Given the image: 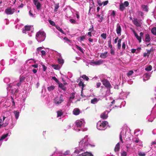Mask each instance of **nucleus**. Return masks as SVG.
I'll return each mask as SVG.
<instances>
[{"mask_svg":"<svg viewBox=\"0 0 156 156\" xmlns=\"http://www.w3.org/2000/svg\"><path fill=\"white\" fill-rule=\"evenodd\" d=\"M90 143V140L89 138L88 137V136H86L79 142V147H76L75 148V150L74 153L78 154L81 151H83V149H86L89 146H94V145H92Z\"/></svg>","mask_w":156,"mask_h":156,"instance_id":"nucleus-1","label":"nucleus"},{"mask_svg":"<svg viewBox=\"0 0 156 156\" xmlns=\"http://www.w3.org/2000/svg\"><path fill=\"white\" fill-rule=\"evenodd\" d=\"M18 87L17 86V85H16V82H14L13 83H10L9 84L8 86L7 87L8 90L9 91L12 95H13V98L12 96H11V98L12 105L14 106H15V103L13 98H14V96L16 95L18 91Z\"/></svg>","mask_w":156,"mask_h":156,"instance_id":"nucleus-2","label":"nucleus"},{"mask_svg":"<svg viewBox=\"0 0 156 156\" xmlns=\"http://www.w3.org/2000/svg\"><path fill=\"white\" fill-rule=\"evenodd\" d=\"M85 121L83 119L78 120L75 122L77 128L76 130L78 132L80 130L82 131H85L87 130V129H84V126L85 125Z\"/></svg>","mask_w":156,"mask_h":156,"instance_id":"nucleus-3","label":"nucleus"},{"mask_svg":"<svg viewBox=\"0 0 156 156\" xmlns=\"http://www.w3.org/2000/svg\"><path fill=\"white\" fill-rule=\"evenodd\" d=\"M45 34L43 31H39L36 35V38L39 42L44 41L45 38Z\"/></svg>","mask_w":156,"mask_h":156,"instance_id":"nucleus-4","label":"nucleus"},{"mask_svg":"<svg viewBox=\"0 0 156 156\" xmlns=\"http://www.w3.org/2000/svg\"><path fill=\"white\" fill-rule=\"evenodd\" d=\"M124 131L123 130H122L120 132L119 135L120 141L115 146L114 149V151L115 152L119 151L120 149V145H121L122 143L123 144V143L122 140V137L124 136Z\"/></svg>","mask_w":156,"mask_h":156,"instance_id":"nucleus-5","label":"nucleus"},{"mask_svg":"<svg viewBox=\"0 0 156 156\" xmlns=\"http://www.w3.org/2000/svg\"><path fill=\"white\" fill-rule=\"evenodd\" d=\"M10 113L9 112H6L4 113L3 117V121L4 122L5 120L6 122L3 125V126H6L9 123V121L10 118Z\"/></svg>","mask_w":156,"mask_h":156,"instance_id":"nucleus-6","label":"nucleus"},{"mask_svg":"<svg viewBox=\"0 0 156 156\" xmlns=\"http://www.w3.org/2000/svg\"><path fill=\"white\" fill-rule=\"evenodd\" d=\"M108 123L106 121L102 122L101 121H98L97 123V127L100 130H105L106 128V126Z\"/></svg>","mask_w":156,"mask_h":156,"instance_id":"nucleus-7","label":"nucleus"},{"mask_svg":"<svg viewBox=\"0 0 156 156\" xmlns=\"http://www.w3.org/2000/svg\"><path fill=\"white\" fill-rule=\"evenodd\" d=\"M23 33H28L29 36H32L30 34V32L31 33L33 32V28L32 26H25L24 28L22 30Z\"/></svg>","mask_w":156,"mask_h":156,"instance_id":"nucleus-8","label":"nucleus"},{"mask_svg":"<svg viewBox=\"0 0 156 156\" xmlns=\"http://www.w3.org/2000/svg\"><path fill=\"white\" fill-rule=\"evenodd\" d=\"M130 29L133 32V34L136 37V39L138 40L139 43H140L141 42L142 37L144 35V33L142 32H141L140 33V36H139L137 34L134 30L132 28H131Z\"/></svg>","mask_w":156,"mask_h":156,"instance_id":"nucleus-9","label":"nucleus"},{"mask_svg":"<svg viewBox=\"0 0 156 156\" xmlns=\"http://www.w3.org/2000/svg\"><path fill=\"white\" fill-rule=\"evenodd\" d=\"M101 96L103 98L105 97L110 95V90L106 87H104L101 89Z\"/></svg>","mask_w":156,"mask_h":156,"instance_id":"nucleus-10","label":"nucleus"},{"mask_svg":"<svg viewBox=\"0 0 156 156\" xmlns=\"http://www.w3.org/2000/svg\"><path fill=\"white\" fill-rule=\"evenodd\" d=\"M64 101L63 96L61 95L55 98L54 100V103L56 105H58Z\"/></svg>","mask_w":156,"mask_h":156,"instance_id":"nucleus-11","label":"nucleus"},{"mask_svg":"<svg viewBox=\"0 0 156 156\" xmlns=\"http://www.w3.org/2000/svg\"><path fill=\"white\" fill-rule=\"evenodd\" d=\"M100 14H98L97 15V17L98 22L101 23L104 19L103 16L104 15V12L101 11L100 12Z\"/></svg>","mask_w":156,"mask_h":156,"instance_id":"nucleus-12","label":"nucleus"},{"mask_svg":"<svg viewBox=\"0 0 156 156\" xmlns=\"http://www.w3.org/2000/svg\"><path fill=\"white\" fill-rule=\"evenodd\" d=\"M129 94V93L128 92L122 91L120 94L119 98L120 99H125L127 98V96Z\"/></svg>","mask_w":156,"mask_h":156,"instance_id":"nucleus-13","label":"nucleus"},{"mask_svg":"<svg viewBox=\"0 0 156 156\" xmlns=\"http://www.w3.org/2000/svg\"><path fill=\"white\" fill-rule=\"evenodd\" d=\"M15 10V9H12L10 7H9L5 10V12L8 15H11L13 14Z\"/></svg>","mask_w":156,"mask_h":156,"instance_id":"nucleus-14","label":"nucleus"},{"mask_svg":"<svg viewBox=\"0 0 156 156\" xmlns=\"http://www.w3.org/2000/svg\"><path fill=\"white\" fill-rule=\"evenodd\" d=\"M33 2L38 10L41 9V5L38 0H33Z\"/></svg>","mask_w":156,"mask_h":156,"instance_id":"nucleus-15","label":"nucleus"},{"mask_svg":"<svg viewBox=\"0 0 156 156\" xmlns=\"http://www.w3.org/2000/svg\"><path fill=\"white\" fill-rule=\"evenodd\" d=\"M133 22L136 27H141L142 24L140 22L138 21L137 19H134Z\"/></svg>","mask_w":156,"mask_h":156,"instance_id":"nucleus-16","label":"nucleus"},{"mask_svg":"<svg viewBox=\"0 0 156 156\" xmlns=\"http://www.w3.org/2000/svg\"><path fill=\"white\" fill-rule=\"evenodd\" d=\"M108 15L112 19H114L116 16V12L114 10H110L108 11Z\"/></svg>","mask_w":156,"mask_h":156,"instance_id":"nucleus-17","label":"nucleus"},{"mask_svg":"<svg viewBox=\"0 0 156 156\" xmlns=\"http://www.w3.org/2000/svg\"><path fill=\"white\" fill-rule=\"evenodd\" d=\"M101 82L103 85L105 87H109L110 86V84L109 82L107 80L103 79L101 80Z\"/></svg>","mask_w":156,"mask_h":156,"instance_id":"nucleus-18","label":"nucleus"},{"mask_svg":"<svg viewBox=\"0 0 156 156\" xmlns=\"http://www.w3.org/2000/svg\"><path fill=\"white\" fill-rule=\"evenodd\" d=\"M116 33L118 34L121 35V28L120 25L119 23H118L116 26Z\"/></svg>","mask_w":156,"mask_h":156,"instance_id":"nucleus-19","label":"nucleus"},{"mask_svg":"<svg viewBox=\"0 0 156 156\" xmlns=\"http://www.w3.org/2000/svg\"><path fill=\"white\" fill-rule=\"evenodd\" d=\"M108 112L107 111H105L102 113L101 115V117L103 119H105L108 118Z\"/></svg>","mask_w":156,"mask_h":156,"instance_id":"nucleus-20","label":"nucleus"},{"mask_svg":"<svg viewBox=\"0 0 156 156\" xmlns=\"http://www.w3.org/2000/svg\"><path fill=\"white\" fill-rule=\"evenodd\" d=\"M103 62V61L102 60H99L97 61H94L93 62V63L95 65L98 66L99 65L102 64Z\"/></svg>","mask_w":156,"mask_h":156,"instance_id":"nucleus-21","label":"nucleus"},{"mask_svg":"<svg viewBox=\"0 0 156 156\" xmlns=\"http://www.w3.org/2000/svg\"><path fill=\"white\" fill-rule=\"evenodd\" d=\"M25 79V77L23 76H20V83H16V85H17V86H19L20 85L21 83L23 82Z\"/></svg>","mask_w":156,"mask_h":156,"instance_id":"nucleus-22","label":"nucleus"},{"mask_svg":"<svg viewBox=\"0 0 156 156\" xmlns=\"http://www.w3.org/2000/svg\"><path fill=\"white\" fill-rule=\"evenodd\" d=\"M9 134L8 133L3 134L0 137V139L2 141L5 139V141L8 140V139H6L8 136Z\"/></svg>","mask_w":156,"mask_h":156,"instance_id":"nucleus-23","label":"nucleus"},{"mask_svg":"<svg viewBox=\"0 0 156 156\" xmlns=\"http://www.w3.org/2000/svg\"><path fill=\"white\" fill-rule=\"evenodd\" d=\"M108 52L101 53L100 55V57L103 58H106L108 56Z\"/></svg>","mask_w":156,"mask_h":156,"instance_id":"nucleus-24","label":"nucleus"},{"mask_svg":"<svg viewBox=\"0 0 156 156\" xmlns=\"http://www.w3.org/2000/svg\"><path fill=\"white\" fill-rule=\"evenodd\" d=\"M143 80L145 81L148 80L150 77V75L149 73L145 74L143 76Z\"/></svg>","mask_w":156,"mask_h":156,"instance_id":"nucleus-25","label":"nucleus"},{"mask_svg":"<svg viewBox=\"0 0 156 156\" xmlns=\"http://www.w3.org/2000/svg\"><path fill=\"white\" fill-rule=\"evenodd\" d=\"M73 114L75 115H78L80 113V110L78 108H75L73 111Z\"/></svg>","mask_w":156,"mask_h":156,"instance_id":"nucleus-26","label":"nucleus"},{"mask_svg":"<svg viewBox=\"0 0 156 156\" xmlns=\"http://www.w3.org/2000/svg\"><path fill=\"white\" fill-rule=\"evenodd\" d=\"M133 142L136 143H139V145L140 146L142 145V142L140 141L139 139L136 138H134L133 139Z\"/></svg>","mask_w":156,"mask_h":156,"instance_id":"nucleus-27","label":"nucleus"},{"mask_svg":"<svg viewBox=\"0 0 156 156\" xmlns=\"http://www.w3.org/2000/svg\"><path fill=\"white\" fill-rule=\"evenodd\" d=\"M78 156H93L90 153L86 152L80 154Z\"/></svg>","mask_w":156,"mask_h":156,"instance_id":"nucleus-28","label":"nucleus"},{"mask_svg":"<svg viewBox=\"0 0 156 156\" xmlns=\"http://www.w3.org/2000/svg\"><path fill=\"white\" fill-rule=\"evenodd\" d=\"M58 55H59V57L60 58H58V62L59 64H63L64 62V60L61 57V55L59 54H58Z\"/></svg>","mask_w":156,"mask_h":156,"instance_id":"nucleus-29","label":"nucleus"},{"mask_svg":"<svg viewBox=\"0 0 156 156\" xmlns=\"http://www.w3.org/2000/svg\"><path fill=\"white\" fill-rule=\"evenodd\" d=\"M63 114V112L62 110L58 111L57 112V117H61Z\"/></svg>","mask_w":156,"mask_h":156,"instance_id":"nucleus-30","label":"nucleus"},{"mask_svg":"<svg viewBox=\"0 0 156 156\" xmlns=\"http://www.w3.org/2000/svg\"><path fill=\"white\" fill-rule=\"evenodd\" d=\"M13 113L16 119L17 120L19 116V112L16 111H14Z\"/></svg>","mask_w":156,"mask_h":156,"instance_id":"nucleus-31","label":"nucleus"},{"mask_svg":"<svg viewBox=\"0 0 156 156\" xmlns=\"http://www.w3.org/2000/svg\"><path fill=\"white\" fill-rule=\"evenodd\" d=\"M133 73L134 72L133 70H130L127 73V76L129 78L130 77H132V76Z\"/></svg>","mask_w":156,"mask_h":156,"instance_id":"nucleus-32","label":"nucleus"},{"mask_svg":"<svg viewBox=\"0 0 156 156\" xmlns=\"http://www.w3.org/2000/svg\"><path fill=\"white\" fill-rule=\"evenodd\" d=\"M99 99L95 98L91 100V103L93 104H95L99 101Z\"/></svg>","mask_w":156,"mask_h":156,"instance_id":"nucleus-33","label":"nucleus"},{"mask_svg":"<svg viewBox=\"0 0 156 156\" xmlns=\"http://www.w3.org/2000/svg\"><path fill=\"white\" fill-rule=\"evenodd\" d=\"M94 6V3L93 2L92 0H91L90 1V4L89 6V12H90V10L92 8H93Z\"/></svg>","mask_w":156,"mask_h":156,"instance_id":"nucleus-34","label":"nucleus"},{"mask_svg":"<svg viewBox=\"0 0 156 156\" xmlns=\"http://www.w3.org/2000/svg\"><path fill=\"white\" fill-rule=\"evenodd\" d=\"M141 8L144 11L146 12H147L148 11V8L147 6L145 5H142L141 6Z\"/></svg>","mask_w":156,"mask_h":156,"instance_id":"nucleus-35","label":"nucleus"},{"mask_svg":"<svg viewBox=\"0 0 156 156\" xmlns=\"http://www.w3.org/2000/svg\"><path fill=\"white\" fill-rule=\"evenodd\" d=\"M151 40V39L149 35L148 34H147L146 35L145 40L147 42H149Z\"/></svg>","mask_w":156,"mask_h":156,"instance_id":"nucleus-36","label":"nucleus"},{"mask_svg":"<svg viewBox=\"0 0 156 156\" xmlns=\"http://www.w3.org/2000/svg\"><path fill=\"white\" fill-rule=\"evenodd\" d=\"M52 66L54 69L57 70L61 68L60 66L58 65H52Z\"/></svg>","mask_w":156,"mask_h":156,"instance_id":"nucleus-37","label":"nucleus"},{"mask_svg":"<svg viewBox=\"0 0 156 156\" xmlns=\"http://www.w3.org/2000/svg\"><path fill=\"white\" fill-rule=\"evenodd\" d=\"M125 7L122 4V3L120 4L119 7V9L121 11H123L125 9Z\"/></svg>","mask_w":156,"mask_h":156,"instance_id":"nucleus-38","label":"nucleus"},{"mask_svg":"<svg viewBox=\"0 0 156 156\" xmlns=\"http://www.w3.org/2000/svg\"><path fill=\"white\" fill-rule=\"evenodd\" d=\"M122 39H119V40L118 41V43L117 44V47L119 49H120L121 47V42Z\"/></svg>","mask_w":156,"mask_h":156,"instance_id":"nucleus-39","label":"nucleus"},{"mask_svg":"<svg viewBox=\"0 0 156 156\" xmlns=\"http://www.w3.org/2000/svg\"><path fill=\"white\" fill-rule=\"evenodd\" d=\"M59 87L64 90L66 89V87L65 86L61 83L59 84Z\"/></svg>","mask_w":156,"mask_h":156,"instance_id":"nucleus-40","label":"nucleus"},{"mask_svg":"<svg viewBox=\"0 0 156 156\" xmlns=\"http://www.w3.org/2000/svg\"><path fill=\"white\" fill-rule=\"evenodd\" d=\"M152 67L151 66L149 65L147 66L145 69V70L147 71H150L152 69Z\"/></svg>","mask_w":156,"mask_h":156,"instance_id":"nucleus-41","label":"nucleus"},{"mask_svg":"<svg viewBox=\"0 0 156 156\" xmlns=\"http://www.w3.org/2000/svg\"><path fill=\"white\" fill-rule=\"evenodd\" d=\"M59 6V3H57L55 4V9H54V11L55 12H56L57 11V9L58 8Z\"/></svg>","mask_w":156,"mask_h":156,"instance_id":"nucleus-42","label":"nucleus"},{"mask_svg":"<svg viewBox=\"0 0 156 156\" xmlns=\"http://www.w3.org/2000/svg\"><path fill=\"white\" fill-rule=\"evenodd\" d=\"M151 33L154 35H156V27H154L151 30Z\"/></svg>","mask_w":156,"mask_h":156,"instance_id":"nucleus-43","label":"nucleus"},{"mask_svg":"<svg viewBox=\"0 0 156 156\" xmlns=\"http://www.w3.org/2000/svg\"><path fill=\"white\" fill-rule=\"evenodd\" d=\"M121 154V156H126L127 155V152L124 151H122Z\"/></svg>","mask_w":156,"mask_h":156,"instance_id":"nucleus-44","label":"nucleus"},{"mask_svg":"<svg viewBox=\"0 0 156 156\" xmlns=\"http://www.w3.org/2000/svg\"><path fill=\"white\" fill-rule=\"evenodd\" d=\"M55 88V87L54 86H51L48 87V91H51L53 90Z\"/></svg>","mask_w":156,"mask_h":156,"instance_id":"nucleus-45","label":"nucleus"},{"mask_svg":"<svg viewBox=\"0 0 156 156\" xmlns=\"http://www.w3.org/2000/svg\"><path fill=\"white\" fill-rule=\"evenodd\" d=\"M4 82L7 83H9L10 81V79L9 78H5L4 80Z\"/></svg>","mask_w":156,"mask_h":156,"instance_id":"nucleus-46","label":"nucleus"},{"mask_svg":"<svg viewBox=\"0 0 156 156\" xmlns=\"http://www.w3.org/2000/svg\"><path fill=\"white\" fill-rule=\"evenodd\" d=\"M75 97V93H73L71 94V96L69 97V101H72Z\"/></svg>","mask_w":156,"mask_h":156,"instance_id":"nucleus-47","label":"nucleus"},{"mask_svg":"<svg viewBox=\"0 0 156 156\" xmlns=\"http://www.w3.org/2000/svg\"><path fill=\"white\" fill-rule=\"evenodd\" d=\"M101 37L104 39H105L107 37L106 34L105 33H103L101 35Z\"/></svg>","mask_w":156,"mask_h":156,"instance_id":"nucleus-48","label":"nucleus"},{"mask_svg":"<svg viewBox=\"0 0 156 156\" xmlns=\"http://www.w3.org/2000/svg\"><path fill=\"white\" fill-rule=\"evenodd\" d=\"M123 5L126 7H128L129 5V3L128 1H125L123 3H122Z\"/></svg>","mask_w":156,"mask_h":156,"instance_id":"nucleus-49","label":"nucleus"},{"mask_svg":"<svg viewBox=\"0 0 156 156\" xmlns=\"http://www.w3.org/2000/svg\"><path fill=\"white\" fill-rule=\"evenodd\" d=\"M82 78H83V79L87 81H88L89 79L88 77L85 75H82Z\"/></svg>","mask_w":156,"mask_h":156,"instance_id":"nucleus-50","label":"nucleus"},{"mask_svg":"<svg viewBox=\"0 0 156 156\" xmlns=\"http://www.w3.org/2000/svg\"><path fill=\"white\" fill-rule=\"evenodd\" d=\"M69 22L72 23L73 24H76L77 23L76 21L75 20H74L73 19H71L69 20Z\"/></svg>","mask_w":156,"mask_h":156,"instance_id":"nucleus-51","label":"nucleus"},{"mask_svg":"<svg viewBox=\"0 0 156 156\" xmlns=\"http://www.w3.org/2000/svg\"><path fill=\"white\" fill-rule=\"evenodd\" d=\"M151 113L152 114L155 113L156 114V104L155 105L154 107L153 108L151 111Z\"/></svg>","mask_w":156,"mask_h":156,"instance_id":"nucleus-52","label":"nucleus"},{"mask_svg":"<svg viewBox=\"0 0 156 156\" xmlns=\"http://www.w3.org/2000/svg\"><path fill=\"white\" fill-rule=\"evenodd\" d=\"M42 47H40L39 48H38L37 49V51L36 52V54L37 53H39L40 52H41V51H42V49H43Z\"/></svg>","mask_w":156,"mask_h":156,"instance_id":"nucleus-53","label":"nucleus"},{"mask_svg":"<svg viewBox=\"0 0 156 156\" xmlns=\"http://www.w3.org/2000/svg\"><path fill=\"white\" fill-rule=\"evenodd\" d=\"M110 52L112 55H114L115 54V49L113 48L110 49Z\"/></svg>","mask_w":156,"mask_h":156,"instance_id":"nucleus-54","label":"nucleus"},{"mask_svg":"<svg viewBox=\"0 0 156 156\" xmlns=\"http://www.w3.org/2000/svg\"><path fill=\"white\" fill-rule=\"evenodd\" d=\"M56 28L61 33L63 34H64L63 31L59 26H57L56 27Z\"/></svg>","mask_w":156,"mask_h":156,"instance_id":"nucleus-55","label":"nucleus"},{"mask_svg":"<svg viewBox=\"0 0 156 156\" xmlns=\"http://www.w3.org/2000/svg\"><path fill=\"white\" fill-rule=\"evenodd\" d=\"M86 36H82L80 37L79 38L80 39V40L81 41H83L84 40H85L86 38Z\"/></svg>","mask_w":156,"mask_h":156,"instance_id":"nucleus-56","label":"nucleus"},{"mask_svg":"<svg viewBox=\"0 0 156 156\" xmlns=\"http://www.w3.org/2000/svg\"><path fill=\"white\" fill-rule=\"evenodd\" d=\"M78 85L79 86H80V87H82V89L83 88V87L84 86L83 83L81 81L78 84Z\"/></svg>","mask_w":156,"mask_h":156,"instance_id":"nucleus-57","label":"nucleus"},{"mask_svg":"<svg viewBox=\"0 0 156 156\" xmlns=\"http://www.w3.org/2000/svg\"><path fill=\"white\" fill-rule=\"evenodd\" d=\"M76 48L78 50H79L80 52H82V53L83 52V49L80 47L76 45Z\"/></svg>","mask_w":156,"mask_h":156,"instance_id":"nucleus-58","label":"nucleus"},{"mask_svg":"<svg viewBox=\"0 0 156 156\" xmlns=\"http://www.w3.org/2000/svg\"><path fill=\"white\" fill-rule=\"evenodd\" d=\"M14 45V42L12 41H9L8 43V45L9 46L11 47Z\"/></svg>","mask_w":156,"mask_h":156,"instance_id":"nucleus-59","label":"nucleus"},{"mask_svg":"<svg viewBox=\"0 0 156 156\" xmlns=\"http://www.w3.org/2000/svg\"><path fill=\"white\" fill-rule=\"evenodd\" d=\"M70 153V151L67 150L66 151H65L64 153V154L63 155H64L66 156V155L69 154Z\"/></svg>","mask_w":156,"mask_h":156,"instance_id":"nucleus-60","label":"nucleus"},{"mask_svg":"<svg viewBox=\"0 0 156 156\" xmlns=\"http://www.w3.org/2000/svg\"><path fill=\"white\" fill-rule=\"evenodd\" d=\"M41 56L43 58V56H44L46 55V52L44 51H41Z\"/></svg>","mask_w":156,"mask_h":156,"instance_id":"nucleus-61","label":"nucleus"},{"mask_svg":"<svg viewBox=\"0 0 156 156\" xmlns=\"http://www.w3.org/2000/svg\"><path fill=\"white\" fill-rule=\"evenodd\" d=\"M138 154L140 156H145V154L144 152H141L138 153Z\"/></svg>","mask_w":156,"mask_h":156,"instance_id":"nucleus-62","label":"nucleus"},{"mask_svg":"<svg viewBox=\"0 0 156 156\" xmlns=\"http://www.w3.org/2000/svg\"><path fill=\"white\" fill-rule=\"evenodd\" d=\"M49 22L50 24L52 26H54L55 25V22L51 20H49Z\"/></svg>","mask_w":156,"mask_h":156,"instance_id":"nucleus-63","label":"nucleus"},{"mask_svg":"<svg viewBox=\"0 0 156 156\" xmlns=\"http://www.w3.org/2000/svg\"><path fill=\"white\" fill-rule=\"evenodd\" d=\"M52 79L55 80L56 82L58 83L59 82L58 80L55 76H53L52 77Z\"/></svg>","mask_w":156,"mask_h":156,"instance_id":"nucleus-64","label":"nucleus"}]
</instances>
